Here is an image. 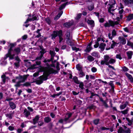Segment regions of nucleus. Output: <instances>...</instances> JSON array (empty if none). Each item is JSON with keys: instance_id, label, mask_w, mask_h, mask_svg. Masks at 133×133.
Instances as JSON below:
<instances>
[{"instance_id": "52", "label": "nucleus", "mask_w": 133, "mask_h": 133, "mask_svg": "<svg viewBox=\"0 0 133 133\" xmlns=\"http://www.w3.org/2000/svg\"><path fill=\"white\" fill-rule=\"evenodd\" d=\"M116 57L118 59L120 60H121L122 59V57L120 54L117 55L116 56Z\"/></svg>"}, {"instance_id": "42", "label": "nucleus", "mask_w": 133, "mask_h": 133, "mask_svg": "<svg viewBox=\"0 0 133 133\" xmlns=\"http://www.w3.org/2000/svg\"><path fill=\"white\" fill-rule=\"evenodd\" d=\"M66 39L71 37L70 36V33L69 31H67L66 34Z\"/></svg>"}, {"instance_id": "51", "label": "nucleus", "mask_w": 133, "mask_h": 133, "mask_svg": "<svg viewBox=\"0 0 133 133\" xmlns=\"http://www.w3.org/2000/svg\"><path fill=\"white\" fill-rule=\"evenodd\" d=\"M99 121V119H98L95 120L94 121V124L95 125L97 124L98 123Z\"/></svg>"}, {"instance_id": "7", "label": "nucleus", "mask_w": 133, "mask_h": 133, "mask_svg": "<svg viewBox=\"0 0 133 133\" xmlns=\"http://www.w3.org/2000/svg\"><path fill=\"white\" fill-rule=\"evenodd\" d=\"M114 23L112 21H109V23L106 22L104 24V26L105 27H109L110 26H114Z\"/></svg>"}, {"instance_id": "21", "label": "nucleus", "mask_w": 133, "mask_h": 133, "mask_svg": "<svg viewBox=\"0 0 133 133\" xmlns=\"http://www.w3.org/2000/svg\"><path fill=\"white\" fill-rule=\"evenodd\" d=\"M72 115V114L71 113H67L65 115V118L64 119L65 121H67L71 117Z\"/></svg>"}, {"instance_id": "14", "label": "nucleus", "mask_w": 133, "mask_h": 133, "mask_svg": "<svg viewBox=\"0 0 133 133\" xmlns=\"http://www.w3.org/2000/svg\"><path fill=\"white\" fill-rule=\"evenodd\" d=\"M50 53L51 56L50 61H51L52 62H56V60H55L54 61H53L54 57L55 54V52L53 51L50 50Z\"/></svg>"}, {"instance_id": "44", "label": "nucleus", "mask_w": 133, "mask_h": 133, "mask_svg": "<svg viewBox=\"0 0 133 133\" xmlns=\"http://www.w3.org/2000/svg\"><path fill=\"white\" fill-rule=\"evenodd\" d=\"M100 129L102 130H109V128H107L106 127L102 126L100 128Z\"/></svg>"}, {"instance_id": "15", "label": "nucleus", "mask_w": 133, "mask_h": 133, "mask_svg": "<svg viewBox=\"0 0 133 133\" xmlns=\"http://www.w3.org/2000/svg\"><path fill=\"white\" fill-rule=\"evenodd\" d=\"M39 118V116L37 115L33 119V123L34 124H35L37 123V121H38Z\"/></svg>"}, {"instance_id": "32", "label": "nucleus", "mask_w": 133, "mask_h": 133, "mask_svg": "<svg viewBox=\"0 0 133 133\" xmlns=\"http://www.w3.org/2000/svg\"><path fill=\"white\" fill-rule=\"evenodd\" d=\"M125 131L124 129L122 128H120L118 130L117 133H124Z\"/></svg>"}, {"instance_id": "46", "label": "nucleus", "mask_w": 133, "mask_h": 133, "mask_svg": "<svg viewBox=\"0 0 133 133\" xmlns=\"http://www.w3.org/2000/svg\"><path fill=\"white\" fill-rule=\"evenodd\" d=\"M112 44L111 45V48H113L115 46L116 44V43L114 41H112Z\"/></svg>"}, {"instance_id": "56", "label": "nucleus", "mask_w": 133, "mask_h": 133, "mask_svg": "<svg viewBox=\"0 0 133 133\" xmlns=\"http://www.w3.org/2000/svg\"><path fill=\"white\" fill-rule=\"evenodd\" d=\"M125 132V133H131V131L129 128H127L126 129Z\"/></svg>"}, {"instance_id": "55", "label": "nucleus", "mask_w": 133, "mask_h": 133, "mask_svg": "<svg viewBox=\"0 0 133 133\" xmlns=\"http://www.w3.org/2000/svg\"><path fill=\"white\" fill-rule=\"evenodd\" d=\"M8 129L10 131H12L14 130V128L13 127L10 126L8 127Z\"/></svg>"}, {"instance_id": "30", "label": "nucleus", "mask_w": 133, "mask_h": 133, "mask_svg": "<svg viewBox=\"0 0 133 133\" xmlns=\"http://www.w3.org/2000/svg\"><path fill=\"white\" fill-rule=\"evenodd\" d=\"M79 77H82L83 76H84L85 75V73L83 72L82 70L79 71Z\"/></svg>"}, {"instance_id": "1", "label": "nucleus", "mask_w": 133, "mask_h": 133, "mask_svg": "<svg viewBox=\"0 0 133 133\" xmlns=\"http://www.w3.org/2000/svg\"><path fill=\"white\" fill-rule=\"evenodd\" d=\"M15 43H10L9 45V49L8 50V53L5 55L6 59L8 57H9L10 59H13L15 55H18L21 51V49L19 47H16L13 50L12 48L16 45Z\"/></svg>"}, {"instance_id": "18", "label": "nucleus", "mask_w": 133, "mask_h": 133, "mask_svg": "<svg viewBox=\"0 0 133 133\" xmlns=\"http://www.w3.org/2000/svg\"><path fill=\"white\" fill-rule=\"evenodd\" d=\"M125 74L130 81L132 82H133V78L131 75L127 73H126Z\"/></svg>"}, {"instance_id": "9", "label": "nucleus", "mask_w": 133, "mask_h": 133, "mask_svg": "<svg viewBox=\"0 0 133 133\" xmlns=\"http://www.w3.org/2000/svg\"><path fill=\"white\" fill-rule=\"evenodd\" d=\"M66 41V43L69 45L71 46H73L74 45V41L72 39V37L68 38Z\"/></svg>"}, {"instance_id": "38", "label": "nucleus", "mask_w": 133, "mask_h": 133, "mask_svg": "<svg viewBox=\"0 0 133 133\" xmlns=\"http://www.w3.org/2000/svg\"><path fill=\"white\" fill-rule=\"evenodd\" d=\"M88 9L90 11L92 10L94 8V5L92 4L88 6Z\"/></svg>"}, {"instance_id": "20", "label": "nucleus", "mask_w": 133, "mask_h": 133, "mask_svg": "<svg viewBox=\"0 0 133 133\" xmlns=\"http://www.w3.org/2000/svg\"><path fill=\"white\" fill-rule=\"evenodd\" d=\"M37 19V17L36 16H35L31 18V19H29L28 18L26 21L25 22V23H28V22L30 21H34L35 20H36Z\"/></svg>"}, {"instance_id": "4", "label": "nucleus", "mask_w": 133, "mask_h": 133, "mask_svg": "<svg viewBox=\"0 0 133 133\" xmlns=\"http://www.w3.org/2000/svg\"><path fill=\"white\" fill-rule=\"evenodd\" d=\"M26 78L27 77L26 76H20L18 77H16V79H12V81L13 82H16L17 83L15 85V86L18 87L20 85V83L21 82H22L25 81Z\"/></svg>"}, {"instance_id": "3", "label": "nucleus", "mask_w": 133, "mask_h": 133, "mask_svg": "<svg viewBox=\"0 0 133 133\" xmlns=\"http://www.w3.org/2000/svg\"><path fill=\"white\" fill-rule=\"evenodd\" d=\"M62 32L61 30H59L57 31H54L53 33L51 35L52 39L53 40L55 38L58 36L59 38V43H60L62 42H64V41L62 37Z\"/></svg>"}, {"instance_id": "2", "label": "nucleus", "mask_w": 133, "mask_h": 133, "mask_svg": "<svg viewBox=\"0 0 133 133\" xmlns=\"http://www.w3.org/2000/svg\"><path fill=\"white\" fill-rule=\"evenodd\" d=\"M48 68L44 72L45 75L41 76L39 77L40 80L37 81V83L38 84H40L43 81H45L47 80V77L50 74L54 73L55 72V70L51 68V67H55V66L54 64L50 65H47Z\"/></svg>"}, {"instance_id": "57", "label": "nucleus", "mask_w": 133, "mask_h": 133, "mask_svg": "<svg viewBox=\"0 0 133 133\" xmlns=\"http://www.w3.org/2000/svg\"><path fill=\"white\" fill-rule=\"evenodd\" d=\"M91 71L93 72H95L97 71V69L94 67H93L91 68Z\"/></svg>"}, {"instance_id": "35", "label": "nucleus", "mask_w": 133, "mask_h": 133, "mask_svg": "<svg viewBox=\"0 0 133 133\" xmlns=\"http://www.w3.org/2000/svg\"><path fill=\"white\" fill-rule=\"evenodd\" d=\"M85 21H87V22L88 24L90 25L93 24L94 23V21L92 20H88L87 21L86 19Z\"/></svg>"}, {"instance_id": "5", "label": "nucleus", "mask_w": 133, "mask_h": 133, "mask_svg": "<svg viewBox=\"0 0 133 133\" xmlns=\"http://www.w3.org/2000/svg\"><path fill=\"white\" fill-rule=\"evenodd\" d=\"M109 57L108 56H104V60L101 61V65H103L105 64L106 65L109 64Z\"/></svg>"}, {"instance_id": "48", "label": "nucleus", "mask_w": 133, "mask_h": 133, "mask_svg": "<svg viewBox=\"0 0 133 133\" xmlns=\"http://www.w3.org/2000/svg\"><path fill=\"white\" fill-rule=\"evenodd\" d=\"M81 15L82 14L81 13H79L78 14L77 16L76 17V19L77 20L79 19L81 17Z\"/></svg>"}, {"instance_id": "13", "label": "nucleus", "mask_w": 133, "mask_h": 133, "mask_svg": "<svg viewBox=\"0 0 133 133\" xmlns=\"http://www.w3.org/2000/svg\"><path fill=\"white\" fill-rule=\"evenodd\" d=\"M41 30L38 29L37 31L35 32L34 35L35 36V38H38L41 36L40 33L39 32Z\"/></svg>"}, {"instance_id": "40", "label": "nucleus", "mask_w": 133, "mask_h": 133, "mask_svg": "<svg viewBox=\"0 0 133 133\" xmlns=\"http://www.w3.org/2000/svg\"><path fill=\"white\" fill-rule=\"evenodd\" d=\"M129 110V109L127 108L126 109L121 111V112L124 114H126L128 113V111Z\"/></svg>"}, {"instance_id": "49", "label": "nucleus", "mask_w": 133, "mask_h": 133, "mask_svg": "<svg viewBox=\"0 0 133 133\" xmlns=\"http://www.w3.org/2000/svg\"><path fill=\"white\" fill-rule=\"evenodd\" d=\"M123 15H120L119 17H117L116 18V19L118 21H120L121 19L122 18Z\"/></svg>"}, {"instance_id": "39", "label": "nucleus", "mask_w": 133, "mask_h": 133, "mask_svg": "<svg viewBox=\"0 0 133 133\" xmlns=\"http://www.w3.org/2000/svg\"><path fill=\"white\" fill-rule=\"evenodd\" d=\"M127 106V104L125 103L121 105L120 106V108L121 110L124 109Z\"/></svg>"}, {"instance_id": "6", "label": "nucleus", "mask_w": 133, "mask_h": 133, "mask_svg": "<svg viewBox=\"0 0 133 133\" xmlns=\"http://www.w3.org/2000/svg\"><path fill=\"white\" fill-rule=\"evenodd\" d=\"M110 6L108 9V11L109 12L111 13L112 11H114L113 9H112V6L115 4V1L114 0H112L110 1Z\"/></svg>"}, {"instance_id": "36", "label": "nucleus", "mask_w": 133, "mask_h": 133, "mask_svg": "<svg viewBox=\"0 0 133 133\" xmlns=\"http://www.w3.org/2000/svg\"><path fill=\"white\" fill-rule=\"evenodd\" d=\"M79 87L81 88V89H84V84L82 82H79Z\"/></svg>"}, {"instance_id": "50", "label": "nucleus", "mask_w": 133, "mask_h": 133, "mask_svg": "<svg viewBox=\"0 0 133 133\" xmlns=\"http://www.w3.org/2000/svg\"><path fill=\"white\" fill-rule=\"evenodd\" d=\"M112 36L114 37L116 35V32L115 30H113L112 32Z\"/></svg>"}, {"instance_id": "16", "label": "nucleus", "mask_w": 133, "mask_h": 133, "mask_svg": "<svg viewBox=\"0 0 133 133\" xmlns=\"http://www.w3.org/2000/svg\"><path fill=\"white\" fill-rule=\"evenodd\" d=\"M91 55L92 56L97 58H99L100 57V56L99 55V53L98 52L96 51H94L92 52L91 54Z\"/></svg>"}, {"instance_id": "25", "label": "nucleus", "mask_w": 133, "mask_h": 133, "mask_svg": "<svg viewBox=\"0 0 133 133\" xmlns=\"http://www.w3.org/2000/svg\"><path fill=\"white\" fill-rule=\"evenodd\" d=\"M63 13L62 11H61L55 17V20H57L59 19L62 14Z\"/></svg>"}, {"instance_id": "19", "label": "nucleus", "mask_w": 133, "mask_h": 133, "mask_svg": "<svg viewBox=\"0 0 133 133\" xmlns=\"http://www.w3.org/2000/svg\"><path fill=\"white\" fill-rule=\"evenodd\" d=\"M24 113L26 117H28V116L30 115V112L26 109L24 110Z\"/></svg>"}, {"instance_id": "61", "label": "nucleus", "mask_w": 133, "mask_h": 133, "mask_svg": "<svg viewBox=\"0 0 133 133\" xmlns=\"http://www.w3.org/2000/svg\"><path fill=\"white\" fill-rule=\"evenodd\" d=\"M19 62H17L14 63L15 66L17 68H18L19 66Z\"/></svg>"}, {"instance_id": "43", "label": "nucleus", "mask_w": 133, "mask_h": 133, "mask_svg": "<svg viewBox=\"0 0 133 133\" xmlns=\"http://www.w3.org/2000/svg\"><path fill=\"white\" fill-rule=\"evenodd\" d=\"M115 60L113 59H111L109 61L108 63L109 64H112L115 63Z\"/></svg>"}, {"instance_id": "37", "label": "nucleus", "mask_w": 133, "mask_h": 133, "mask_svg": "<svg viewBox=\"0 0 133 133\" xmlns=\"http://www.w3.org/2000/svg\"><path fill=\"white\" fill-rule=\"evenodd\" d=\"M45 21L49 24H50L51 22V21L50 19L49 18H46L45 19Z\"/></svg>"}, {"instance_id": "47", "label": "nucleus", "mask_w": 133, "mask_h": 133, "mask_svg": "<svg viewBox=\"0 0 133 133\" xmlns=\"http://www.w3.org/2000/svg\"><path fill=\"white\" fill-rule=\"evenodd\" d=\"M122 69L123 71H124V72L127 71L128 70V69L125 66L123 67L122 68Z\"/></svg>"}, {"instance_id": "53", "label": "nucleus", "mask_w": 133, "mask_h": 133, "mask_svg": "<svg viewBox=\"0 0 133 133\" xmlns=\"http://www.w3.org/2000/svg\"><path fill=\"white\" fill-rule=\"evenodd\" d=\"M72 48L73 50H75L76 51H77L79 50V48H77L75 46H72Z\"/></svg>"}, {"instance_id": "63", "label": "nucleus", "mask_w": 133, "mask_h": 133, "mask_svg": "<svg viewBox=\"0 0 133 133\" xmlns=\"http://www.w3.org/2000/svg\"><path fill=\"white\" fill-rule=\"evenodd\" d=\"M28 36L27 35H24L22 37V38L23 39H25L27 38Z\"/></svg>"}, {"instance_id": "27", "label": "nucleus", "mask_w": 133, "mask_h": 133, "mask_svg": "<svg viewBox=\"0 0 133 133\" xmlns=\"http://www.w3.org/2000/svg\"><path fill=\"white\" fill-rule=\"evenodd\" d=\"M51 120V119L50 117H45L44 118V121L45 122L47 123L50 122Z\"/></svg>"}, {"instance_id": "60", "label": "nucleus", "mask_w": 133, "mask_h": 133, "mask_svg": "<svg viewBox=\"0 0 133 133\" xmlns=\"http://www.w3.org/2000/svg\"><path fill=\"white\" fill-rule=\"evenodd\" d=\"M99 43L98 42H96V44L94 45V46L95 48H97L99 46Z\"/></svg>"}, {"instance_id": "10", "label": "nucleus", "mask_w": 133, "mask_h": 133, "mask_svg": "<svg viewBox=\"0 0 133 133\" xmlns=\"http://www.w3.org/2000/svg\"><path fill=\"white\" fill-rule=\"evenodd\" d=\"M46 51L44 49H42L40 51V56L39 57H37L36 58V60H40L43 57V54L46 52Z\"/></svg>"}, {"instance_id": "29", "label": "nucleus", "mask_w": 133, "mask_h": 133, "mask_svg": "<svg viewBox=\"0 0 133 133\" xmlns=\"http://www.w3.org/2000/svg\"><path fill=\"white\" fill-rule=\"evenodd\" d=\"M87 59L90 62H92L94 59V58L90 55L88 56L87 57Z\"/></svg>"}, {"instance_id": "11", "label": "nucleus", "mask_w": 133, "mask_h": 133, "mask_svg": "<svg viewBox=\"0 0 133 133\" xmlns=\"http://www.w3.org/2000/svg\"><path fill=\"white\" fill-rule=\"evenodd\" d=\"M118 39L120 42V43L122 44H125L126 43V40L123 37H119L118 38Z\"/></svg>"}, {"instance_id": "62", "label": "nucleus", "mask_w": 133, "mask_h": 133, "mask_svg": "<svg viewBox=\"0 0 133 133\" xmlns=\"http://www.w3.org/2000/svg\"><path fill=\"white\" fill-rule=\"evenodd\" d=\"M43 124V122L41 121H39L38 123L39 125L40 126H42Z\"/></svg>"}, {"instance_id": "41", "label": "nucleus", "mask_w": 133, "mask_h": 133, "mask_svg": "<svg viewBox=\"0 0 133 133\" xmlns=\"http://www.w3.org/2000/svg\"><path fill=\"white\" fill-rule=\"evenodd\" d=\"M127 44L128 45L130 46L132 48H133V43L129 41H128Z\"/></svg>"}, {"instance_id": "28", "label": "nucleus", "mask_w": 133, "mask_h": 133, "mask_svg": "<svg viewBox=\"0 0 133 133\" xmlns=\"http://www.w3.org/2000/svg\"><path fill=\"white\" fill-rule=\"evenodd\" d=\"M76 68L78 70L80 71L82 70V66L81 65L78 64L76 65Z\"/></svg>"}, {"instance_id": "23", "label": "nucleus", "mask_w": 133, "mask_h": 133, "mask_svg": "<svg viewBox=\"0 0 133 133\" xmlns=\"http://www.w3.org/2000/svg\"><path fill=\"white\" fill-rule=\"evenodd\" d=\"M9 103L10 107L12 109H14L16 108V105L14 103L12 102H9Z\"/></svg>"}, {"instance_id": "59", "label": "nucleus", "mask_w": 133, "mask_h": 133, "mask_svg": "<svg viewBox=\"0 0 133 133\" xmlns=\"http://www.w3.org/2000/svg\"><path fill=\"white\" fill-rule=\"evenodd\" d=\"M82 103V102L80 100H78L76 102V103L77 104H81Z\"/></svg>"}, {"instance_id": "12", "label": "nucleus", "mask_w": 133, "mask_h": 133, "mask_svg": "<svg viewBox=\"0 0 133 133\" xmlns=\"http://www.w3.org/2000/svg\"><path fill=\"white\" fill-rule=\"evenodd\" d=\"M106 44L105 43H101L99 46V48L100 49V51H103L104 50L106 46Z\"/></svg>"}, {"instance_id": "24", "label": "nucleus", "mask_w": 133, "mask_h": 133, "mask_svg": "<svg viewBox=\"0 0 133 133\" xmlns=\"http://www.w3.org/2000/svg\"><path fill=\"white\" fill-rule=\"evenodd\" d=\"M73 24L72 22H66L65 23L64 25V26L66 27H69L70 26H71Z\"/></svg>"}, {"instance_id": "64", "label": "nucleus", "mask_w": 133, "mask_h": 133, "mask_svg": "<svg viewBox=\"0 0 133 133\" xmlns=\"http://www.w3.org/2000/svg\"><path fill=\"white\" fill-rule=\"evenodd\" d=\"M124 11V10L123 9H121L120 10H119V13L120 15H122V14L123 13Z\"/></svg>"}, {"instance_id": "34", "label": "nucleus", "mask_w": 133, "mask_h": 133, "mask_svg": "<svg viewBox=\"0 0 133 133\" xmlns=\"http://www.w3.org/2000/svg\"><path fill=\"white\" fill-rule=\"evenodd\" d=\"M67 4V3L66 2L62 4L59 8V10H61L63 9L64 8Z\"/></svg>"}, {"instance_id": "45", "label": "nucleus", "mask_w": 133, "mask_h": 133, "mask_svg": "<svg viewBox=\"0 0 133 133\" xmlns=\"http://www.w3.org/2000/svg\"><path fill=\"white\" fill-rule=\"evenodd\" d=\"M45 68L41 66H40V68L39 69L38 71L39 72H42L44 71Z\"/></svg>"}, {"instance_id": "33", "label": "nucleus", "mask_w": 133, "mask_h": 133, "mask_svg": "<svg viewBox=\"0 0 133 133\" xmlns=\"http://www.w3.org/2000/svg\"><path fill=\"white\" fill-rule=\"evenodd\" d=\"M13 114V113H9L6 114V116L7 117L9 118L10 119H11L12 117Z\"/></svg>"}, {"instance_id": "22", "label": "nucleus", "mask_w": 133, "mask_h": 133, "mask_svg": "<svg viewBox=\"0 0 133 133\" xmlns=\"http://www.w3.org/2000/svg\"><path fill=\"white\" fill-rule=\"evenodd\" d=\"M127 54L129 59H131L132 57V52L131 51H128L127 52Z\"/></svg>"}, {"instance_id": "17", "label": "nucleus", "mask_w": 133, "mask_h": 133, "mask_svg": "<svg viewBox=\"0 0 133 133\" xmlns=\"http://www.w3.org/2000/svg\"><path fill=\"white\" fill-rule=\"evenodd\" d=\"M91 45V44L89 43V44L87 46L86 49L85 50V51L88 52L91 51L92 49Z\"/></svg>"}, {"instance_id": "58", "label": "nucleus", "mask_w": 133, "mask_h": 133, "mask_svg": "<svg viewBox=\"0 0 133 133\" xmlns=\"http://www.w3.org/2000/svg\"><path fill=\"white\" fill-rule=\"evenodd\" d=\"M30 85V83L29 82H26L23 84V85L26 87Z\"/></svg>"}, {"instance_id": "26", "label": "nucleus", "mask_w": 133, "mask_h": 133, "mask_svg": "<svg viewBox=\"0 0 133 133\" xmlns=\"http://www.w3.org/2000/svg\"><path fill=\"white\" fill-rule=\"evenodd\" d=\"M127 20L130 21L133 19V14H129L127 17Z\"/></svg>"}, {"instance_id": "54", "label": "nucleus", "mask_w": 133, "mask_h": 133, "mask_svg": "<svg viewBox=\"0 0 133 133\" xmlns=\"http://www.w3.org/2000/svg\"><path fill=\"white\" fill-rule=\"evenodd\" d=\"M2 78L3 82L4 83L5 82V75H3L2 76Z\"/></svg>"}, {"instance_id": "8", "label": "nucleus", "mask_w": 133, "mask_h": 133, "mask_svg": "<svg viewBox=\"0 0 133 133\" xmlns=\"http://www.w3.org/2000/svg\"><path fill=\"white\" fill-rule=\"evenodd\" d=\"M125 4L128 6H131L133 5V0H123Z\"/></svg>"}, {"instance_id": "31", "label": "nucleus", "mask_w": 133, "mask_h": 133, "mask_svg": "<svg viewBox=\"0 0 133 133\" xmlns=\"http://www.w3.org/2000/svg\"><path fill=\"white\" fill-rule=\"evenodd\" d=\"M73 79L74 81L76 83L78 84L79 83V82L78 80V78L76 76L74 77L73 78Z\"/></svg>"}]
</instances>
